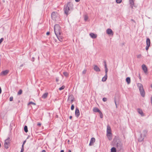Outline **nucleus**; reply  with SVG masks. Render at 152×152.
<instances>
[{
  "instance_id": "50",
  "label": "nucleus",
  "mask_w": 152,
  "mask_h": 152,
  "mask_svg": "<svg viewBox=\"0 0 152 152\" xmlns=\"http://www.w3.org/2000/svg\"><path fill=\"white\" fill-rule=\"evenodd\" d=\"M151 104H152V97H151Z\"/></svg>"
},
{
  "instance_id": "54",
  "label": "nucleus",
  "mask_w": 152,
  "mask_h": 152,
  "mask_svg": "<svg viewBox=\"0 0 152 152\" xmlns=\"http://www.w3.org/2000/svg\"><path fill=\"white\" fill-rule=\"evenodd\" d=\"M68 152H71V151L70 150H68Z\"/></svg>"
},
{
  "instance_id": "19",
  "label": "nucleus",
  "mask_w": 152,
  "mask_h": 152,
  "mask_svg": "<svg viewBox=\"0 0 152 152\" xmlns=\"http://www.w3.org/2000/svg\"><path fill=\"white\" fill-rule=\"evenodd\" d=\"M107 136L109 140H111L112 139V133L110 134H107Z\"/></svg>"
},
{
  "instance_id": "21",
  "label": "nucleus",
  "mask_w": 152,
  "mask_h": 152,
  "mask_svg": "<svg viewBox=\"0 0 152 152\" xmlns=\"http://www.w3.org/2000/svg\"><path fill=\"white\" fill-rule=\"evenodd\" d=\"M134 0H129L130 4L132 8H133L134 5Z\"/></svg>"
},
{
  "instance_id": "32",
  "label": "nucleus",
  "mask_w": 152,
  "mask_h": 152,
  "mask_svg": "<svg viewBox=\"0 0 152 152\" xmlns=\"http://www.w3.org/2000/svg\"><path fill=\"white\" fill-rule=\"evenodd\" d=\"M65 87V86H63L61 87H60L59 88V89L60 90H62L64 89V88Z\"/></svg>"
},
{
  "instance_id": "51",
  "label": "nucleus",
  "mask_w": 152,
  "mask_h": 152,
  "mask_svg": "<svg viewBox=\"0 0 152 152\" xmlns=\"http://www.w3.org/2000/svg\"><path fill=\"white\" fill-rule=\"evenodd\" d=\"M1 88L0 87V94H1Z\"/></svg>"
},
{
  "instance_id": "4",
  "label": "nucleus",
  "mask_w": 152,
  "mask_h": 152,
  "mask_svg": "<svg viewBox=\"0 0 152 152\" xmlns=\"http://www.w3.org/2000/svg\"><path fill=\"white\" fill-rule=\"evenodd\" d=\"M104 63L105 75L102 79V81L103 82H105L107 78V72H108V69L105 61H104Z\"/></svg>"
},
{
  "instance_id": "3",
  "label": "nucleus",
  "mask_w": 152,
  "mask_h": 152,
  "mask_svg": "<svg viewBox=\"0 0 152 152\" xmlns=\"http://www.w3.org/2000/svg\"><path fill=\"white\" fill-rule=\"evenodd\" d=\"M60 27L58 24L54 26V31L55 34H59L61 33Z\"/></svg>"
},
{
  "instance_id": "25",
  "label": "nucleus",
  "mask_w": 152,
  "mask_h": 152,
  "mask_svg": "<svg viewBox=\"0 0 152 152\" xmlns=\"http://www.w3.org/2000/svg\"><path fill=\"white\" fill-rule=\"evenodd\" d=\"M126 81L128 84H129L130 83V78L129 77H127L126 78Z\"/></svg>"
},
{
  "instance_id": "13",
  "label": "nucleus",
  "mask_w": 152,
  "mask_h": 152,
  "mask_svg": "<svg viewBox=\"0 0 152 152\" xmlns=\"http://www.w3.org/2000/svg\"><path fill=\"white\" fill-rule=\"evenodd\" d=\"M107 33L109 35L113 34V32L112 30L110 28H108L106 30Z\"/></svg>"
},
{
  "instance_id": "17",
  "label": "nucleus",
  "mask_w": 152,
  "mask_h": 152,
  "mask_svg": "<svg viewBox=\"0 0 152 152\" xmlns=\"http://www.w3.org/2000/svg\"><path fill=\"white\" fill-rule=\"evenodd\" d=\"M94 69L96 72H100V71L99 68L96 65H94Z\"/></svg>"
},
{
  "instance_id": "34",
  "label": "nucleus",
  "mask_w": 152,
  "mask_h": 152,
  "mask_svg": "<svg viewBox=\"0 0 152 152\" xmlns=\"http://www.w3.org/2000/svg\"><path fill=\"white\" fill-rule=\"evenodd\" d=\"M122 1V0H116V2L117 3L119 4Z\"/></svg>"
},
{
  "instance_id": "8",
  "label": "nucleus",
  "mask_w": 152,
  "mask_h": 152,
  "mask_svg": "<svg viewBox=\"0 0 152 152\" xmlns=\"http://www.w3.org/2000/svg\"><path fill=\"white\" fill-rule=\"evenodd\" d=\"M57 37V38L58 39L60 42H62L63 41V36H62V32L61 33H60L58 34H56Z\"/></svg>"
},
{
  "instance_id": "22",
  "label": "nucleus",
  "mask_w": 152,
  "mask_h": 152,
  "mask_svg": "<svg viewBox=\"0 0 152 152\" xmlns=\"http://www.w3.org/2000/svg\"><path fill=\"white\" fill-rule=\"evenodd\" d=\"M146 45L150 46L151 42L150 39L149 38H147L146 39Z\"/></svg>"
},
{
  "instance_id": "26",
  "label": "nucleus",
  "mask_w": 152,
  "mask_h": 152,
  "mask_svg": "<svg viewBox=\"0 0 152 152\" xmlns=\"http://www.w3.org/2000/svg\"><path fill=\"white\" fill-rule=\"evenodd\" d=\"M111 152H116V148L114 147L112 148L111 149Z\"/></svg>"
},
{
  "instance_id": "16",
  "label": "nucleus",
  "mask_w": 152,
  "mask_h": 152,
  "mask_svg": "<svg viewBox=\"0 0 152 152\" xmlns=\"http://www.w3.org/2000/svg\"><path fill=\"white\" fill-rule=\"evenodd\" d=\"M90 37L93 39H95L97 37V35L96 34H94L93 33H91L89 34Z\"/></svg>"
},
{
  "instance_id": "14",
  "label": "nucleus",
  "mask_w": 152,
  "mask_h": 152,
  "mask_svg": "<svg viewBox=\"0 0 152 152\" xmlns=\"http://www.w3.org/2000/svg\"><path fill=\"white\" fill-rule=\"evenodd\" d=\"M95 139L94 137H92L91 138L89 143V145L91 146L93 145V143L95 142Z\"/></svg>"
},
{
  "instance_id": "41",
  "label": "nucleus",
  "mask_w": 152,
  "mask_h": 152,
  "mask_svg": "<svg viewBox=\"0 0 152 152\" xmlns=\"http://www.w3.org/2000/svg\"><path fill=\"white\" fill-rule=\"evenodd\" d=\"M13 99V97L12 96L10 97V101H12Z\"/></svg>"
},
{
  "instance_id": "9",
  "label": "nucleus",
  "mask_w": 152,
  "mask_h": 152,
  "mask_svg": "<svg viewBox=\"0 0 152 152\" xmlns=\"http://www.w3.org/2000/svg\"><path fill=\"white\" fill-rule=\"evenodd\" d=\"M74 97L72 94H70L69 95L68 98V100L70 103H72L74 101Z\"/></svg>"
},
{
  "instance_id": "24",
  "label": "nucleus",
  "mask_w": 152,
  "mask_h": 152,
  "mask_svg": "<svg viewBox=\"0 0 152 152\" xmlns=\"http://www.w3.org/2000/svg\"><path fill=\"white\" fill-rule=\"evenodd\" d=\"M48 94V93H47V92L43 94V95H42V97L43 99H45L47 97Z\"/></svg>"
},
{
  "instance_id": "45",
  "label": "nucleus",
  "mask_w": 152,
  "mask_h": 152,
  "mask_svg": "<svg viewBox=\"0 0 152 152\" xmlns=\"http://www.w3.org/2000/svg\"><path fill=\"white\" fill-rule=\"evenodd\" d=\"M37 125L39 126H40L41 125V124L40 123H38Z\"/></svg>"
},
{
  "instance_id": "57",
  "label": "nucleus",
  "mask_w": 152,
  "mask_h": 152,
  "mask_svg": "<svg viewBox=\"0 0 152 152\" xmlns=\"http://www.w3.org/2000/svg\"><path fill=\"white\" fill-rule=\"evenodd\" d=\"M131 20L132 21H133V22H135V21L134 20H133V19H132Z\"/></svg>"
},
{
  "instance_id": "10",
  "label": "nucleus",
  "mask_w": 152,
  "mask_h": 152,
  "mask_svg": "<svg viewBox=\"0 0 152 152\" xmlns=\"http://www.w3.org/2000/svg\"><path fill=\"white\" fill-rule=\"evenodd\" d=\"M57 16V13L54 12H53L51 14V18L52 19L54 20H56Z\"/></svg>"
},
{
  "instance_id": "27",
  "label": "nucleus",
  "mask_w": 152,
  "mask_h": 152,
  "mask_svg": "<svg viewBox=\"0 0 152 152\" xmlns=\"http://www.w3.org/2000/svg\"><path fill=\"white\" fill-rule=\"evenodd\" d=\"M147 131L146 130H144L142 132V135L144 137H145L146 136Z\"/></svg>"
},
{
  "instance_id": "55",
  "label": "nucleus",
  "mask_w": 152,
  "mask_h": 152,
  "mask_svg": "<svg viewBox=\"0 0 152 152\" xmlns=\"http://www.w3.org/2000/svg\"><path fill=\"white\" fill-rule=\"evenodd\" d=\"M60 152H64V151L63 150H61Z\"/></svg>"
},
{
  "instance_id": "15",
  "label": "nucleus",
  "mask_w": 152,
  "mask_h": 152,
  "mask_svg": "<svg viewBox=\"0 0 152 152\" xmlns=\"http://www.w3.org/2000/svg\"><path fill=\"white\" fill-rule=\"evenodd\" d=\"M75 115L77 117H78L80 115V112L78 108H76L75 111Z\"/></svg>"
},
{
  "instance_id": "6",
  "label": "nucleus",
  "mask_w": 152,
  "mask_h": 152,
  "mask_svg": "<svg viewBox=\"0 0 152 152\" xmlns=\"http://www.w3.org/2000/svg\"><path fill=\"white\" fill-rule=\"evenodd\" d=\"M10 139L9 137L5 140L4 145V147L6 149L8 148L9 146L10 145Z\"/></svg>"
},
{
  "instance_id": "33",
  "label": "nucleus",
  "mask_w": 152,
  "mask_h": 152,
  "mask_svg": "<svg viewBox=\"0 0 152 152\" xmlns=\"http://www.w3.org/2000/svg\"><path fill=\"white\" fill-rule=\"evenodd\" d=\"M88 19V17L87 15H85L84 16V20L86 21Z\"/></svg>"
},
{
  "instance_id": "46",
  "label": "nucleus",
  "mask_w": 152,
  "mask_h": 152,
  "mask_svg": "<svg viewBox=\"0 0 152 152\" xmlns=\"http://www.w3.org/2000/svg\"><path fill=\"white\" fill-rule=\"evenodd\" d=\"M50 34V32H48L46 33V34L47 35H49Z\"/></svg>"
},
{
  "instance_id": "59",
  "label": "nucleus",
  "mask_w": 152,
  "mask_h": 152,
  "mask_svg": "<svg viewBox=\"0 0 152 152\" xmlns=\"http://www.w3.org/2000/svg\"><path fill=\"white\" fill-rule=\"evenodd\" d=\"M54 40H55L56 42H57V40L56 39H54Z\"/></svg>"
},
{
  "instance_id": "58",
  "label": "nucleus",
  "mask_w": 152,
  "mask_h": 152,
  "mask_svg": "<svg viewBox=\"0 0 152 152\" xmlns=\"http://www.w3.org/2000/svg\"><path fill=\"white\" fill-rule=\"evenodd\" d=\"M151 87L152 88V84H151Z\"/></svg>"
},
{
  "instance_id": "5",
  "label": "nucleus",
  "mask_w": 152,
  "mask_h": 152,
  "mask_svg": "<svg viewBox=\"0 0 152 152\" xmlns=\"http://www.w3.org/2000/svg\"><path fill=\"white\" fill-rule=\"evenodd\" d=\"M70 3H68L66 6H65L64 7V10L65 13L67 15L68 14V12L70 10L69 8Z\"/></svg>"
},
{
  "instance_id": "30",
  "label": "nucleus",
  "mask_w": 152,
  "mask_h": 152,
  "mask_svg": "<svg viewBox=\"0 0 152 152\" xmlns=\"http://www.w3.org/2000/svg\"><path fill=\"white\" fill-rule=\"evenodd\" d=\"M22 93V91L21 89H20L18 93V95H21Z\"/></svg>"
},
{
  "instance_id": "35",
  "label": "nucleus",
  "mask_w": 152,
  "mask_h": 152,
  "mask_svg": "<svg viewBox=\"0 0 152 152\" xmlns=\"http://www.w3.org/2000/svg\"><path fill=\"white\" fill-rule=\"evenodd\" d=\"M103 101L105 102L107 101V99L106 98L104 97L102 99Z\"/></svg>"
},
{
  "instance_id": "7",
  "label": "nucleus",
  "mask_w": 152,
  "mask_h": 152,
  "mask_svg": "<svg viewBox=\"0 0 152 152\" xmlns=\"http://www.w3.org/2000/svg\"><path fill=\"white\" fill-rule=\"evenodd\" d=\"M122 143L120 141H118L116 143V146L119 150H121L122 148Z\"/></svg>"
},
{
  "instance_id": "39",
  "label": "nucleus",
  "mask_w": 152,
  "mask_h": 152,
  "mask_svg": "<svg viewBox=\"0 0 152 152\" xmlns=\"http://www.w3.org/2000/svg\"><path fill=\"white\" fill-rule=\"evenodd\" d=\"M150 47L149 46H148V45H146V46L145 47V49L146 50H148V48H149V47Z\"/></svg>"
},
{
  "instance_id": "49",
  "label": "nucleus",
  "mask_w": 152,
  "mask_h": 152,
  "mask_svg": "<svg viewBox=\"0 0 152 152\" xmlns=\"http://www.w3.org/2000/svg\"><path fill=\"white\" fill-rule=\"evenodd\" d=\"M80 0H75L76 2H78L80 1Z\"/></svg>"
},
{
  "instance_id": "52",
  "label": "nucleus",
  "mask_w": 152,
  "mask_h": 152,
  "mask_svg": "<svg viewBox=\"0 0 152 152\" xmlns=\"http://www.w3.org/2000/svg\"><path fill=\"white\" fill-rule=\"evenodd\" d=\"M41 152H46V151L45 150H43Z\"/></svg>"
},
{
  "instance_id": "2",
  "label": "nucleus",
  "mask_w": 152,
  "mask_h": 152,
  "mask_svg": "<svg viewBox=\"0 0 152 152\" xmlns=\"http://www.w3.org/2000/svg\"><path fill=\"white\" fill-rule=\"evenodd\" d=\"M137 86L138 87L139 89L141 96L142 97H144L145 96V92L143 88V85L141 83H138L137 84Z\"/></svg>"
},
{
  "instance_id": "48",
  "label": "nucleus",
  "mask_w": 152,
  "mask_h": 152,
  "mask_svg": "<svg viewBox=\"0 0 152 152\" xmlns=\"http://www.w3.org/2000/svg\"><path fill=\"white\" fill-rule=\"evenodd\" d=\"M24 145L22 144V148H24Z\"/></svg>"
},
{
  "instance_id": "43",
  "label": "nucleus",
  "mask_w": 152,
  "mask_h": 152,
  "mask_svg": "<svg viewBox=\"0 0 152 152\" xmlns=\"http://www.w3.org/2000/svg\"><path fill=\"white\" fill-rule=\"evenodd\" d=\"M141 54H139L137 56V58H141Z\"/></svg>"
},
{
  "instance_id": "20",
  "label": "nucleus",
  "mask_w": 152,
  "mask_h": 152,
  "mask_svg": "<svg viewBox=\"0 0 152 152\" xmlns=\"http://www.w3.org/2000/svg\"><path fill=\"white\" fill-rule=\"evenodd\" d=\"M94 112L95 113L98 112L99 113L101 111L97 107H95L93 109Z\"/></svg>"
},
{
  "instance_id": "1",
  "label": "nucleus",
  "mask_w": 152,
  "mask_h": 152,
  "mask_svg": "<svg viewBox=\"0 0 152 152\" xmlns=\"http://www.w3.org/2000/svg\"><path fill=\"white\" fill-rule=\"evenodd\" d=\"M137 86L138 87L139 89L141 96L142 97H144L145 96V92L143 88V85L141 83H138L137 84Z\"/></svg>"
},
{
  "instance_id": "61",
  "label": "nucleus",
  "mask_w": 152,
  "mask_h": 152,
  "mask_svg": "<svg viewBox=\"0 0 152 152\" xmlns=\"http://www.w3.org/2000/svg\"><path fill=\"white\" fill-rule=\"evenodd\" d=\"M23 66V65H21V66Z\"/></svg>"
},
{
  "instance_id": "11",
  "label": "nucleus",
  "mask_w": 152,
  "mask_h": 152,
  "mask_svg": "<svg viewBox=\"0 0 152 152\" xmlns=\"http://www.w3.org/2000/svg\"><path fill=\"white\" fill-rule=\"evenodd\" d=\"M142 68L145 73L147 72L148 69L146 65L144 64H143L142 65Z\"/></svg>"
},
{
  "instance_id": "44",
  "label": "nucleus",
  "mask_w": 152,
  "mask_h": 152,
  "mask_svg": "<svg viewBox=\"0 0 152 152\" xmlns=\"http://www.w3.org/2000/svg\"><path fill=\"white\" fill-rule=\"evenodd\" d=\"M24 151V148H21L20 152H23Z\"/></svg>"
},
{
  "instance_id": "23",
  "label": "nucleus",
  "mask_w": 152,
  "mask_h": 152,
  "mask_svg": "<svg viewBox=\"0 0 152 152\" xmlns=\"http://www.w3.org/2000/svg\"><path fill=\"white\" fill-rule=\"evenodd\" d=\"M8 72H9V71L8 70H5L3 71H2L1 73L2 75H6L7 74H8Z\"/></svg>"
},
{
  "instance_id": "60",
  "label": "nucleus",
  "mask_w": 152,
  "mask_h": 152,
  "mask_svg": "<svg viewBox=\"0 0 152 152\" xmlns=\"http://www.w3.org/2000/svg\"><path fill=\"white\" fill-rule=\"evenodd\" d=\"M142 136V134H140V136Z\"/></svg>"
},
{
  "instance_id": "36",
  "label": "nucleus",
  "mask_w": 152,
  "mask_h": 152,
  "mask_svg": "<svg viewBox=\"0 0 152 152\" xmlns=\"http://www.w3.org/2000/svg\"><path fill=\"white\" fill-rule=\"evenodd\" d=\"M71 108L72 110H73L74 109V106L73 104L72 105Z\"/></svg>"
},
{
  "instance_id": "18",
  "label": "nucleus",
  "mask_w": 152,
  "mask_h": 152,
  "mask_svg": "<svg viewBox=\"0 0 152 152\" xmlns=\"http://www.w3.org/2000/svg\"><path fill=\"white\" fill-rule=\"evenodd\" d=\"M137 111L138 113L140 114L142 116H143L144 115L141 109L138 108L137 109Z\"/></svg>"
},
{
  "instance_id": "56",
  "label": "nucleus",
  "mask_w": 152,
  "mask_h": 152,
  "mask_svg": "<svg viewBox=\"0 0 152 152\" xmlns=\"http://www.w3.org/2000/svg\"><path fill=\"white\" fill-rule=\"evenodd\" d=\"M32 59H33L32 61H33L34 60V57H33L32 58Z\"/></svg>"
},
{
  "instance_id": "47",
  "label": "nucleus",
  "mask_w": 152,
  "mask_h": 152,
  "mask_svg": "<svg viewBox=\"0 0 152 152\" xmlns=\"http://www.w3.org/2000/svg\"><path fill=\"white\" fill-rule=\"evenodd\" d=\"M26 142V140H25L24 141V142H23V144L24 145Z\"/></svg>"
},
{
  "instance_id": "12",
  "label": "nucleus",
  "mask_w": 152,
  "mask_h": 152,
  "mask_svg": "<svg viewBox=\"0 0 152 152\" xmlns=\"http://www.w3.org/2000/svg\"><path fill=\"white\" fill-rule=\"evenodd\" d=\"M111 133H112L111 128L109 125H108L107 126V134H111Z\"/></svg>"
},
{
  "instance_id": "28",
  "label": "nucleus",
  "mask_w": 152,
  "mask_h": 152,
  "mask_svg": "<svg viewBox=\"0 0 152 152\" xmlns=\"http://www.w3.org/2000/svg\"><path fill=\"white\" fill-rule=\"evenodd\" d=\"M24 131L26 133H27L28 132V127L26 126H25L24 127Z\"/></svg>"
},
{
  "instance_id": "53",
  "label": "nucleus",
  "mask_w": 152,
  "mask_h": 152,
  "mask_svg": "<svg viewBox=\"0 0 152 152\" xmlns=\"http://www.w3.org/2000/svg\"><path fill=\"white\" fill-rule=\"evenodd\" d=\"M72 118V116H70V117H69V118H70V119H71Z\"/></svg>"
},
{
  "instance_id": "40",
  "label": "nucleus",
  "mask_w": 152,
  "mask_h": 152,
  "mask_svg": "<svg viewBox=\"0 0 152 152\" xmlns=\"http://www.w3.org/2000/svg\"><path fill=\"white\" fill-rule=\"evenodd\" d=\"M86 69H84L83 71V72H82V73L83 74H85L86 73Z\"/></svg>"
},
{
  "instance_id": "31",
  "label": "nucleus",
  "mask_w": 152,
  "mask_h": 152,
  "mask_svg": "<svg viewBox=\"0 0 152 152\" xmlns=\"http://www.w3.org/2000/svg\"><path fill=\"white\" fill-rule=\"evenodd\" d=\"M99 115H100V117L102 118H103V115L102 113V112H101V111L99 113Z\"/></svg>"
},
{
  "instance_id": "37",
  "label": "nucleus",
  "mask_w": 152,
  "mask_h": 152,
  "mask_svg": "<svg viewBox=\"0 0 152 152\" xmlns=\"http://www.w3.org/2000/svg\"><path fill=\"white\" fill-rule=\"evenodd\" d=\"M32 104L34 105H36V104L35 103H34L33 102H29L28 103V104Z\"/></svg>"
},
{
  "instance_id": "29",
  "label": "nucleus",
  "mask_w": 152,
  "mask_h": 152,
  "mask_svg": "<svg viewBox=\"0 0 152 152\" xmlns=\"http://www.w3.org/2000/svg\"><path fill=\"white\" fill-rule=\"evenodd\" d=\"M63 74L66 77H67L68 76L69 74L68 72H64Z\"/></svg>"
},
{
  "instance_id": "42",
  "label": "nucleus",
  "mask_w": 152,
  "mask_h": 152,
  "mask_svg": "<svg viewBox=\"0 0 152 152\" xmlns=\"http://www.w3.org/2000/svg\"><path fill=\"white\" fill-rule=\"evenodd\" d=\"M3 40V38H1L0 39V44H1V43L2 42Z\"/></svg>"
},
{
  "instance_id": "38",
  "label": "nucleus",
  "mask_w": 152,
  "mask_h": 152,
  "mask_svg": "<svg viewBox=\"0 0 152 152\" xmlns=\"http://www.w3.org/2000/svg\"><path fill=\"white\" fill-rule=\"evenodd\" d=\"M114 102H115V104L116 107V108H117V104L116 103V99H115H115H114Z\"/></svg>"
}]
</instances>
